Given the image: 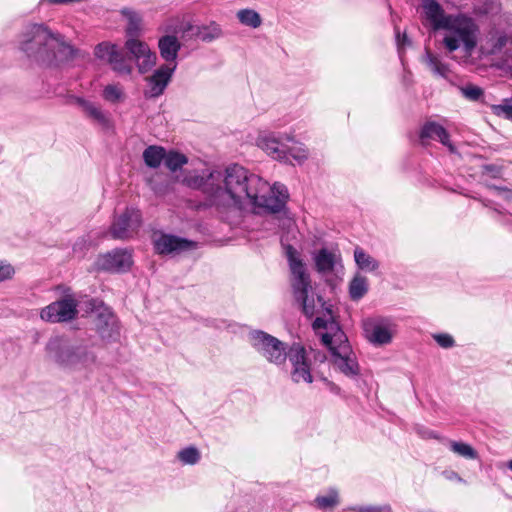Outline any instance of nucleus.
<instances>
[{"label":"nucleus","mask_w":512,"mask_h":512,"mask_svg":"<svg viewBox=\"0 0 512 512\" xmlns=\"http://www.w3.org/2000/svg\"><path fill=\"white\" fill-rule=\"evenodd\" d=\"M195 184L203 188L211 204L218 209L241 210L250 205L256 213H277L285 208L289 196L285 185L270 186L238 164L224 171H213L205 180L197 179Z\"/></svg>","instance_id":"f257e3e1"},{"label":"nucleus","mask_w":512,"mask_h":512,"mask_svg":"<svg viewBox=\"0 0 512 512\" xmlns=\"http://www.w3.org/2000/svg\"><path fill=\"white\" fill-rule=\"evenodd\" d=\"M47 359L59 369L89 380L102 363L92 346L63 335L49 338L45 345Z\"/></svg>","instance_id":"f03ea898"},{"label":"nucleus","mask_w":512,"mask_h":512,"mask_svg":"<svg viewBox=\"0 0 512 512\" xmlns=\"http://www.w3.org/2000/svg\"><path fill=\"white\" fill-rule=\"evenodd\" d=\"M20 49L28 58L43 65H58L73 57V48L59 34L44 25L33 24L22 35Z\"/></svg>","instance_id":"7ed1b4c3"},{"label":"nucleus","mask_w":512,"mask_h":512,"mask_svg":"<svg viewBox=\"0 0 512 512\" xmlns=\"http://www.w3.org/2000/svg\"><path fill=\"white\" fill-rule=\"evenodd\" d=\"M326 310L331 315V310ZM313 329L322 343L329 348L333 367L347 377L357 376L360 368L356 355L338 322L332 316L328 319L317 317L313 322Z\"/></svg>","instance_id":"20e7f679"},{"label":"nucleus","mask_w":512,"mask_h":512,"mask_svg":"<svg viewBox=\"0 0 512 512\" xmlns=\"http://www.w3.org/2000/svg\"><path fill=\"white\" fill-rule=\"evenodd\" d=\"M442 30L445 31L442 42L449 53L462 48L466 56L472 55L479 32L472 17L463 13L454 14Z\"/></svg>","instance_id":"39448f33"},{"label":"nucleus","mask_w":512,"mask_h":512,"mask_svg":"<svg viewBox=\"0 0 512 512\" xmlns=\"http://www.w3.org/2000/svg\"><path fill=\"white\" fill-rule=\"evenodd\" d=\"M286 256L292 274L291 286L293 296L300 304L303 313L308 317H312L316 313V305L313 296L310 297V292H312L310 276L295 248L290 245L287 246Z\"/></svg>","instance_id":"423d86ee"},{"label":"nucleus","mask_w":512,"mask_h":512,"mask_svg":"<svg viewBox=\"0 0 512 512\" xmlns=\"http://www.w3.org/2000/svg\"><path fill=\"white\" fill-rule=\"evenodd\" d=\"M250 342L252 347L270 363L282 365L287 359L286 344L268 333L253 331L250 334Z\"/></svg>","instance_id":"0eeeda50"},{"label":"nucleus","mask_w":512,"mask_h":512,"mask_svg":"<svg viewBox=\"0 0 512 512\" xmlns=\"http://www.w3.org/2000/svg\"><path fill=\"white\" fill-rule=\"evenodd\" d=\"M96 58L110 65L111 69L120 76H128L133 71L131 58L116 44L110 42L99 43L94 50Z\"/></svg>","instance_id":"6e6552de"},{"label":"nucleus","mask_w":512,"mask_h":512,"mask_svg":"<svg viewBox=\"0 0 512 512\" xmlns=\"http://www.w3.org/2000/svg\"><path fill=\"white\" fill-rule=\"evenodd\" d=\"M287 359L291 365L290 377L294 383L310 384L313 382L311 361L307 357L304 346L299 343L291 345L288 349Z\"/></svg>","instance_id":"1a4fd4ad"},{"label":"nucleus","mask_w":512,"mask_h":512,"mask_svg":"<svg viewBox=\"0 0 512 512\" xmlns=\"http://www.w3.org/2000/svg\"><path fill=\"white\" fill-rule=\"evenodd\" d=\"M78 303L71 295L55 301L44 307L40 312V318L50 323H61L73 320L78 314Z\"/></svg>","instance_id":"9d476101"},{"label":"nucleus","mask_w":512,"mask_h":512,"mask_svg":"<svg viewBox=\"0 0 512 512\" xmlns=\"http://www.w3.org/2000/svg\"><path fill=\"white\" fill-rule=\"evenodd\" d=\"M133 264L132 254L127 249H115L99 255L95 266L98 270L121 273L128 271Z\"/></svg>","instance_id":"9b49d317"},{"label":"nucleus","mask_w":512,"mask_h":512,"mask_svg":"<svg viewBox=\"0 0 512 512\" xmlns=\"http://www.w3.org/2000/svg\"><path fill=\"white\" fill-rule=\"evenodd\" d=\"M294 144V137L288 134H268L258 140V146L275 160H288V146Z\"/></svg>","instance_id":"f8f14e48"},{"label":"nucleus","mask_w":512,"mask_h":512,"mask_svg":"<svg viewBox=\"0 0 512 512\" xmlns=\"http://www.w3.org/2000/svg\"><path fill=\"white\" fill-rule=\"evenodd\" d=\"M141 224V213L138 209L127 208L117 217L110 227V234L114 239H127L132 236Z\"/></svg>","instance_id":"ddd939ff"},{"label":"nucleus","mask_w":512,"mask_h":512,"mask_svg":"<svg viewBox=\"0 0 512 512\" xmlns=\"http://www.w3.org/2000/svg\"><path fill=\"white\" fill-rule=\"evenodd\" d=\"M125 47L135 61L139 73L148 72L156 64L157 56L145 42L129 38L125 42Z\"/></svg>","instance_id":"4468645a"},{"label":"nucleus","mask_w":512,"mask_h":512,"mask_svg":"<svg viewBox=\"0 0 512 512\" xmlns=\"http://www.w3.org/2000/svg\"><path fill=\"white\" fill-rule=\"evenodd\" d=\"M153 244L156 252L160 255L179 254L184 251L193 250L197 247L196 242L164 233L155 235Z\"/></svg>","instance_id":"2eb2a0df"},{"label":"nucleus","mask_w":512,"mask_h":512,"mask_svg":"<svg viewBox=\"0 0 512 512\" xmlns=\"http://www.w3.org/2000/svg\"><path fill=\"white\" fill-rule=\"evenodd\" d=\"M177 68V64H164L146 78L147 88L144 91L146 98H157L162 95L168 86Z\"/></svg>","instance_id":"dca6fc26"},{"label":"nucleus","mask_w":512,"mask_h":512,"mask_svg":"<svg viewBox=\"0 0 512 512\" xmlns=\"http://www.w3.org/2000/svg\"><path fill=\"white\" fill-rule=\"evenodd\" d=\"M95 326L98 334L105 341H115L119 336L116 317L108 308L97 313Z\"/></svg>","instance_id":"f3484780"},{"label":"nucleus","mask_w":512,"mask_h":512,"mask_svg":"<svg viewBox=\"0 0 512 512\" xmlns=\"http://www.w3.org/2000/svg\"><path fill=\"white\" fill-rule=\"evenodd\" d=\"M425 19L434 31L442 30L454 14H446L435 0H424L422 4Z\"/></svg>","instance_id":"a211bd4d"},{"label":"nucleus","mask_w":512,"mask_h":512,"mask_svg":"<svg viewBox=\"0 0 512 512\" xmlns=\"http://www.w3.org/2000/svg\"><path fill=\"white\" fill-rule=\"evenodd\" d=\"M181 43L175 35L165 34L158 40L160 56L166 64H177L176 59L181 49Z\"/></svg>","instance_id":"6ab92c4d"},{"label":"nucleus","mask_w":512,"mask_h":512,"mask_svg":"<svg viewBox=\"0 0 512 512\" xmlns=\"http://www.w3.org/2000/svg\"><path fill=\"white\" fill-rule=\"evenodd\" d=\"M420 139L423 144L430 139L438 140L443 145L447 146L451 152H454L455 150L453 144L450 142L449 134L446 129L436 122H427L422 127Z\"/></svg>","instance_id":"aec40b11"},{"label":"nucleus","mask_w":512,"mask_h":512,"mask_svg":"<svg viewBox=\"0 0 512 512\" xmlns=\"http://www.w3.org/2000/svg\"><path fill=\"white\" fill-rule=\"evenodd\" d=\"M77 103L81 106L85 115L98 124L102 129L108 130L112 128V121L109 115L99 106L83 98H78Z\"/></svg>","instance_id":"412c9836"},{"label":"nucleus","mask_w":512,"mask_h":512,"mask_svg":"<svg viewBox=\"0 0 512 512\" xmlns=\"http://www.w3.org/2000/svg\"><path fill=\"white\" fill-rule=\"evenodd\" d=\"M315 267L319 273H330L335 266L341 263L340 253L326 248L320 249L314 254Z\"/></svg>","instance_id":"4be33fe9"},{"label":"nucleus","mask_w":512,"mask_h":512,"mask_svg":"<svg viewBox=\"0 0 512 512\" xmlns=\"http://www.w3.org/2000/svg\"><path fill=\"white\" fill-rule=\"evenodd\" d=\"M192 29H194V25L182 15L167 18L159 27V30L166 34L176 36V34L181 33L183 37L190 36Z\"/></svg>","instance_id":"5701e85b"},{"label":"nucleus","mask_w":512,"mask_h":512,"mask_svg":"<svg viewBox=\"0 0 512 512\" xmlns=\"http://www.w3.org/2000/svg\"><path fill=\"white\" fill-rule=\"evenodd\" d=\"M364 331L367 339L376 345L388 344L392 340L391 331L381 324L367 321L364 323Z\"/></svg>","instance_id":"b1692460"},{"label":"nucleus","mask_w":512,"mask_h":512,"mask_svg":"<svg viewBox=\"0 0 512 512\" xmlns=\"http://www.w3.org/2000/svg\"><path fill=\"white\" fill-rule=\"evenodd\" d=\"M120 14L126 19V34L130 38L138 37L142 31L143 18L142 15L130 8H123Z\"/></svg>","instance_id":"393cba45"},{"label":"nucleus","mask_w":512,"mask_h":512,"mask_svg":"<svg viewBox=\"0 0 512 512\" xmlns=\"http://www.w3.org/2000/svg\"><path fill=\"white\" fill-rule=\"evenodd\" d=\"M423 62L435 76L449 79L451 73L449 65L443 62L439 56L431 53L429 50H426L425 55L423 56Z\"/></svg>","instance_id":"a878e982"},{"label":"nucleus","mask_w":512,"mask_h":512,"mask_svg":"<svg viewBox=\"0 0 512 512\" xmlns=\"http://www.w3.org/2000/svg\"><path fill=\"white\" fill-rule=\"evenodd\" d=\"M222 36V29L220 25L215 22H211L208 25L194 26V29L190 31V37H196L204 42H211Z\"/></svg>","instance_id":"bb28decb"},{"label":"nucleus","mask_w":512,"mask_h":512,"mask_svg":"<svg viewBox=\"0 0 512 512\" xmlns=\"http://www.w3.org/2000/svg\"><path fill=\"white\" fill-rule=\"evenodd\" d=\"M354 260L359 270L364 272L372 273L380 266L378 260L364 251L361 247H356L354 249Z\"/></svg>","instance_id":"cd10ccee"},{"label":"nucleus","mask_w":512,"mask_h":512,"mask_svg":"<svg viewBox=\"0 0 512 512\" xmlns=\"http://www.w3.org/2000/svg\"><path fill=\"white\" fill-rule=\"evenodd\" d=\"M166 150L161 146H148L143 152V160L150 168H158L165 160Z\"/></svg>","instance_id":"c85d7f7f"},{"label":"nucleus","mask_w":512,"mask_h":512,"mask_svg":"<svg viewBox=\"0 0 512 512\" xmlns=\"http://www.w3.org/2000/svg\"><path fill=\"white\" fill-rule=\"evenodd\" d=\"M368 291V280L357 273L349 284V294L352 300H360Z\"/></svg>","instance_id":"c756f323"},{"label":"nucleus","mask_w":512,"mask_h":512,"mask_svg":"<svg viewBox=\"0 0 512 512\" xmlns=\"http://www.w3.org/2000/svg\"><path fill=\"white\" fill-rule=\"evenodd\" d=\"M237 19L245 26L258 28L262 24V18L258 12L253 9H241L237 12Z\"/></svg>","instance_id":"7c9ffc66"},{"label":"nucleus","mask_w":512,"mask_h":512,"mask_svg":"<svg viewBox=\"0 0 512 512\" xmlns=\"http://www.w3.org/2000/svg\"><path fill=\"white\" fill-rule=\"evenodd\" d=\"M188 159L184 154L170 151L166 153L164 164L172 172H176L187 164Z\"/></svg>","instance_id":"2f4dec72"},{"label":"nucleus","mask_w":512,"mask_h":512,"mask_svg":"<svg viewBox=\"0 0 512 512\" xmlns=\"http://www.w3.org/2000/svg\"><path fill=\"white\" fill-rule=\"evenodd\" d=\"M448 443L451 451L463 458L476 459L478 456L476 450L467 443L452 440Z\"/></svg>","instance_id":"473e14b6"},{"label":"nucleus","mask_w":512,"mask_h":512,"mask_svg":"<svg viewBox=\"0 0 512 512\" xmlns=\"http://www.w3.org/2000/svg\"><path fill=\"white\" fill-rule=\"evenodd\" d=\"M102 96L108 102L117 103L124 99L125 93L120 84H109L103 89Z\"/></svg>","instance_id":"72a5a7b5"},{"label":"nucleus","mask_w":512,"mask_h":512,"mask_svg":"<svg viewBox=\"0 0 512 512\" xmlns=\"http://www.w3.org/2000/svg\"><path fill=\"white\" fill-rule=\"evenodd\" d=\"M177 457L184 465H194L200 460V452L197 448L190 446L180 450Z\"/></svg>","instance_id":"f704fd0d"},{"label":"nucleus","mask_w":512,"mask_h":512,"mask_svg":"<svg viewBox=\"0 0 512 512\" xmlns=\"http://www.w3.org/2000/svg\"><path fill=\"white\" fill-rule=\"evenodd\" d=\"M288 150V160H285L286 162H291V159H293L300 164L308 158L307 150L302 145H297L295 141L294 144H289Z\"/></svg>","instance_id":"c9c22d12"},{"label":"nucleus","mask_w":512,"mask_h":512,"mask_svg":"<svg viewBox=\"0 0 512 512\" xmlns=\"http://www.w3.org/2000/svg\"><path fill=\"white\" fill-rule=\"evenodd\" d=\"M315 503L320 509L332 508L338 504V494L335 490H331L327 495L318 496Z\"/></svg>","instance_id":"e433bc0d"},{"label":"nucleus","mask_w":512,"mask_h":512,"mask_svg":"<svg viewBox=\"0 0 512 512\" xmlns=\"http://www.w3.org/2000/svg\"><path fill=\"white\" fill-rule=\"evenodd\" d=\"M492 111L497 116H504L512 120V98L503 100V103L492 106Z\"/></svg>","instance_id":"4c0bfd02"},{"label":"nucleus","mask_w":512,"mask_h":512,"mask_svg":"<svg viewBox=\"0 0 512 512\" xmlns=\"http://www.w3.org/2000/svg\"><path fill=\"white\" fill-rule=\"evenodd\" d=\"M462 93L466 98L476 101L482 96L483 90L477 86H467L462 89Z\"/></svg>","instance_id":"58836bf2"},{"label":"nucleus","mask_w":512,"mask_h":512,"mask_svg":"<svg viewBox=\"0 0 512 512\" xmlns=\"http://www.w3.org/2000/svg\"><path fill=\"white\" fill-rule=\"evenodd\" d=\"M434 340L443 348H450L454 346V339L449 334H436L433 336Z\"/></svg>","instance_id":"ea45409f"},{"label":"nucleus","mask_w":512,"mask_h":512,"mask_svg":"<svg viewBox=\"0 0 512 512\" xmlns=\"http://www.w3.org/2000/svg\"><path fill=\"white\" fill-rule=\"evenodd\" d=\"M14 272V268L10 264L0 262V282L12 278Z\"/></svg>","instance_id":"a19ab883"},{"label":"nucleus","mask_w":512,"mask_h":512,"mask_svg":"<svg viewBox=\"0 0 512 512\" xmlns=\"http://www.w3.org/2000/svg\"><path fill=\"white\" fill-rule=\"evenodd\" d=\"M356 512H382L384 510L383 507L380 506H359L353 509Z\"/></svg>","instance_id":"79ce46f5"},{"label":"nucleus","mask_w":512,"mask_h":512,"mask_svg":"<svg viewBox=\"0 0 512 512\" xmlns=\"http://www.w3.org/2000/svg\"><path fill=\"white\" fill-rule=\"evenodd\" d=\"M499 194L507 201H512V191L505 188H496Z\"/></svg>","instance_id":"37998d69"},{"label":"nucleus","mask_w":512,"mask_h":512,"mask_svg":"<svg viewBox=\"0 0 512 512\" xmlns=\"http://www.w3.org/2000/svg\"><path fill=\"white\" fill-rule=\"evenodd\" d=\"M396 41H397V44L399 47L403 46L405 44V42L407 41L406 34H403V36L401 37L400 32L397 30L396 31Z\"/></svg>","instance_id":"c03bdc74"},{"label":"nucleus","mask_w":512,"mask_h":512,"mask_svg":"<svg viewBox=\"0 0 512 512\" xmlns=\"http://www.w3.org/2000/svg\"><path fill=\"white\" fill-rule=\"evenodd\" d=\"M424 437H426V438H438L437 435L435 434V432H433V431H427L424 434Z\"/></svg>","instance_id":"a18cd8bd"},{"label":"nucleus","mask_w":512,"mask_h":512,"mask_svg":"<svg viewBox=\"0 0 512 512\" xmlns=\"http://www.w3.org/2000/svg\"><path fill=\"white\" fill-rule=\"evenodd\" d=\"M498 41H499L500 46H503L506 43L505 37H500Z\"/></svg>","instance_id":"49530a36"},{"label":"nucleus","mask_w":512,"mask_h":512,"mask_svg":"<svg viewBox=\"0 0 512 512\" xmlns=\"http://www.w3.org/2000/svg\"><path fill=\"white\" fill-rule=\"evenodd\" d=\"M507 467L512 470V459L510 461H508L507 463Z\"/></svg>","instance_id":"de8ad7c7"},{"label":"nucleus","mask_w":512,"mask_h":512,"mask_svg":"<svg viewBox=\"0 0 512 512\" xmlns=\"http://www.w3.org/2000/svg\"><path fill=\"white\" fill-rule=\"evenodd\" d=\"M486 170H487V171H491L492 169H491V167H490V166H486Z\"/></svg>","instance_id":"09e8293b"}]
</instances>
